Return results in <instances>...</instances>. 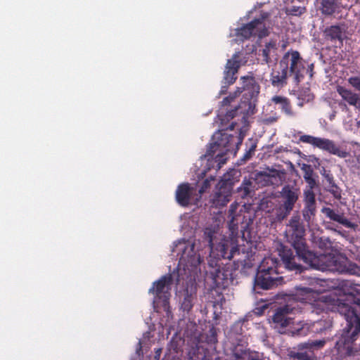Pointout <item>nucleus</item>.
I'll return each mask as SVG.
<instances>
[{
	"instance_id": "f257e3e1",
	"label": "nucleus",
	"mask_w": 360,
	"mask_h": 360,
	"mask_svg": "<svg viewBox=\"0 0 360 360\" xmlns=\"http://www.w3.org/2000/svg\"><path fill=\"white\" fill-rule=\"evenodd\" d=\"M360 295V286L349 281L338 283L330 280H313L309 287H297L295 299L307 302L321 310L338 311L347 322L340 340L338 349L342 347L350 353L352 344L360 333V301L356 295Z\"/></svg>"
},
{
	"instance_id": "f03ea898",
	"label": "nucleus",
	"mask_w": 360,
	"mask_h": 360,
	"mask_svg": "<svg viewBox=\"0 0 360 360\" xmlns=\"http://www.w3.org/2000/svg\"><path fill=\"white\" fill-rule=\"evenodd\" d=\"M292 233L290 242L296 250L297 257L309 266L321 271L355 274V266L341 254H324L319 256L307 250L304 239V229L297 218L292 219L289 225Z\"/></svg>"
},
{
	"instance_id": "7ed1b4c3",
	"label": "nucleus",
	"mask_w": 360,
	"mask_h": 360,
	"mask_svg": "<svg viewBox=\"0 0 360 360\" xmlns=\"http://www.w3.org/2000/svg\"><path fill=\"white\" fill-rule=\"evenodd\" d=\"M243 80V89L245 91L244 101H243L237 108L234 110H228V107L235 101L238 95L242 92L240 88L233 92L230 93L229 96L224 97L221 102V107L219 113L217 115L219 120L221 121V124L225 120H229L232 119L235 115L238 112L241 114L242 118L244 122H246V117L249 115H253L255 111V102L254 98L259 94V88L256 84L255 79L251 77H243L241 78Z\"/></svg>"
},
{
	"instance_id": "20e7f679",
	"label": "nucleus",
	"mask_w": 360,
	"mask_h": 360,
	"mask_svg": "<svg viewBox=\"0 0 360 360\" xmlns=\"http://www.w3.org/2000/svg\"><path fill=\"white\" fill-rule=\"evenodd\" d=\"M205 233L209 238V250L210 255L217 258H224L231 259L237 252L241 251L243 253L246 254L248 257L255 253L253 249V243L251 241L242 239L243 242H246V245L243 244L240 248L238 247V237L234 231L226 238H223L221 243L214 248V239L217 237V231L214 230L212 232L209 229H205Z\"/></svg>"
},
{
	"instance_id": "39448f33",
	"label": "nucleus",
	"mask_w": 360,
	"mask_h": 360,
	"mask_svg": "<svg viewBox=\"0 0 360 360\" xmlns=\"http://www.w3.org/2000/svg\"><path fill=\"white\" fill-rule=\"evenodd\" d=\"M234 125H231V129L226 131L219 130L215 132L212 136V142L210 143L206 156L214 155L218 150H223L226 152L234 151L238 149V146L241 144L244 138V134L241 129L240 131H235V134H230L233 131Z\"/></svg>"
},
{
	"instance_id": "423d86ee",
	"label": "nucleus",
	"mask_w": 360,
	"mask_h": 360,
	"mask_svg": "<svg viewBox=\"0 0 360 360\" xmlns=\"http://www.w3.org/2000/svg\"><path fill=\"white\" fill-rule=\"evenodd\" d=\"M195 243L184 240H179L174 245L172 252H176L178 255H180L179 269L183 268L186 270V268H187L190 270V267L193 269V268H196L200 264L203 256L199 250L198 252L195 250Z\"/></svg>"
},
{
	"instance_id": "0eeeda50",
	"label": "nucleus",
	"mask_w": 360,
	"mask_h": 360,
	"mask_svg": "<svg viewBox=\"0 0 360 360\" xmlns=\"http://www.w3.org/2000/svg\"><path fill=\"white\" fill-rule=\"evenodd\" d=\"M171 277L165 276L160 280L153 283V288L149 290V292L155 295L153 300V307L155 310L161 307L166 311H168V300L169 298Z\"/></svg>"
},
{
	"instance_id": "6e6552de",
	"label": "nucleus",
	"mask_w": 360,
	"mask_h": 360,
	"mask_svg": "<svg viewBox=\"0 0 360 360\" xmlns=\"http://www.w3.org/2000/svg\"><path fill=\"white\" fill-rule=\"evenodd\" d=\"M268 17L267 14L262 15V19H256L240 29L236 30L235 35L237 41H242L251 37L257 36L259 38L267 35L268 30L264 23V19Z\"/></svg>"
},
{
	"instance_id": "1a4fd4ad",
	"label": "nucleus",
	"mask_w": 360,
	"mask_h": 360,
	"mask_svg": "<svg viewBox=\"0 0 360 360\" xmlns=\"http://www.w3.org/2000/svg\"><path fill=\"white\" fill-rule=\"evenodd\" d=\"M294 310H295V307L289 304L278 309L273 316L275 328L290 327L292 333H299L300 330L303 328V324L297 321V327L294 326L295 321L293 320L295 317L292 316Z\"/></svg>"
},
{
	"instance_id": "9d476101",
	"label": "nucleus",
	"mask_w": 360,
	"mask_h": 360,
	"mask_svg": "<svg viewBox=\"0 0 360 360\" xmlns=\"http://www.w3.org/2000/svg\"><path fill=\"white\" fill-rule=\"evenodd\" d=\"M300 141L302 143H309L314 147L326 150L340 158H346L348 155L347 151L341 149L339 146H336L333 141L327 139L315 137L310 135H302L300 137Z\"/></svg>"
},
{
	"instance_id": "9b49d317",
	"label": "nucleus",
	"mask_w": 360,
	"mask_h": 360,
	"mask_svg": "<svg viewBox=\"0 0 360 360\" xmlns=\"http://www.w3.org/2000/svg\"><path fill=\"white\" fill-rule=\"evenodd\" d=\"M264 264L259 265L255 276V285L262 289H269L281 283L282 277L278 276V272H265Z\"/></svg>"
},
{
	"instance_id": "f8f14e48",
	"label": "nucleus",
	"mask_w": 360,
	"mask_h": 360,
	"mask_svg": "<svg viewBox=\"0 0 360 360\" xmlns=\"http://www.w3.org/2000/svg\"><path fill=\"white\" fill-rule=\"evenodd\" d=\"M280 65L288 73L294 74L295 79L299 82V73L302 68L299 52L288 51L281 60Z\"/></svg>"
},
{
	"instance_id": "ddd939ff",
	"label": "nucleus",
	"mask_w": 360,
	"mask_h": 360,
	"mask_svg": "<svg viewBox=\"0 0 360 360\" xmlns=\"http://www.w3.org/2000/svg\"><path fill=\"white\" fill-rule=\"evenodd\" d=\"M195 190L194 187L190 186L188 184L179 185L176 191V199L178 203L182 206L196 203L200 198V195H194Z\"/></svg>"
},
{
	"instance_id": "4468645a",
	"label": "nucleus",
	"mask_w": 360,
	"mask_h": 360,
	"mask_svg": "<svg viewBox=\"0 0 360 360\" xmlns=\"http://www.w3.org/2000/svg\"><path fill=\"white\" fill-rule=\"evenodd\" d=\"M219 189L212 198V204L215 207L226 205L230 200L232 193V186L226 181H221L219 184Z\"/></svg>"
},
{
	"instance_id": "2eb2a0df",
	"label": "nucleus",
	"mask_w": 360,
	"mask_h": 360,
	"mask_svg": "<svg viewBox=\"0 0 360 360\" xmlns=\"http://www.w3.org/2000/svg\"><path fill=\"white\" fill-rule=\"evenodd\" d=\"M283 199V206L285 209V214L283 218L288 214L292 210L294 204L298 198L297 191L289 186H285L281 193Z\"/></svg>"
},
{
	"instance_id": "dca6fc26",
	"label": "nucleus",
	"mask_w": 360,
	"mask_h": 360,
	"mask_svg": "<svg viewBox=\"0 0 360 360\" xmlns=\"http://www.w3.org/2000/svg\"><path fill=\"white\" fill-rule=\"evenodd\" d=\"M237 58L238 54H235L231 59L227 61L224 71V80L228 84H233L236 79L235 75L237 73L238 69L240 67V63L236 60Z\"/></svg>"
},
{
	"instance_id": "f3484780",
	"label": "nucleus",
	"mask_w": 360,
	"mask_h": 360,
	"mask_svg": "<svg viewBox=\"0 0 360 360\" xmlns=\"http://www.w3.org/2000/svg\"><path fill=\"white\" fill-rule=\"evenodd\" d=\"M304 201L306 207L304 210V217L307 220H310L311 216H313L315 212V195L312 190L308 189L304 192Z\"/></svg>"
},
{
	"instance_id": "a211bd4d",
	"label": "nucleus",
	"mask_w": 360,
	"mask_h": 360,
	"mask_svg": "<svg viewBox=\"0 0 360 360\" xmlns=\"http://www.w3.org/2000/svg\"><path fill=\"white\" fill-rule=\"evenodd\" d=\"M322 212L330 219L338 221L346 227L352 228L354 226V224L350 222L342 214L336 213L335 211H333L332 209L329 207L323 208Z\"/></svg>"
},
{
	"instance_id": "6ab92c4d",
	"label": "nucleus",
	"mask_w": 360,
	"mask_h": 360,
	"mask_svg": "<svg viewBox=\"0 0 360 360\" xmlns=\"http://www.w3.org/2000/svg\"><path fill=\"white\" fill-rule=\"evenodd\" d=\"M277 46L275 41H270L263 49V56L266 63H270L277 59Z\"/></svg>"
},
{
	"instance_id": "aec40b11",
	"label": "nucleus",
	"mask_w": 360,
	"mask_h": 360,
	"mask_svg": "<svg viewBox=\"0 0 360 360\" xmlns=\"http://www.w3.org/2000/svg\"><path fill=\"white\" fill-rule=\"evenodd\" d=\"M337 91L342 98L351 105L356 103V99L359 97L357 94L342 86H337Z\"/></svg>"
},
{
	"instance_id": "412c9836",
	"label": "nucleus",
	"mask_w": 360,
	"mask_h": 360,
	"mask_svg": "<svg viewBox=\"0 0 360 360\" xmlns=\"http://www.w3.org/2000/svg\"><path fill=\"white\" fill-rule=\"evenodd\" d=\"M281 71H274L271 73V82L274 86L283 85L285 82V79L288 77V72H286L283 68Z\"/></svg>"
},
{
	"instance_id": "4be33fe9",
	"label": "nucleus",
	"mask_w": 360,
	"mask_h": 360,
	"mask_svg": "<svg viewBox=\"0 0 360 360\" xmlns=\"http://www.w3.org/2000/svg\"><path fill=\"white\" fill-rule=\"evenodd\" d=\"M283 261L285 267L290 270H295L301 272L302 267L295 262V257H288V253L283 256Z\"/></svg>"
},
{
	"instance_id": "5701e85b",
	"label": "nucleus",
	"mask_w": 360,
	"mask_h": 360,
	"mask_svg": "<svg viewBox=\"0 0 360 360\" xmlns=\"http://www.w3.org/2000/svg\"><path fill=\"white\" fill-rule=\"evenodd\" d=\"M264 264L265 272H278V260L271 257H265L261 262L260 265Z\"/></svg>"
},
{
	"instance_id": "b1692460",
	"label": "nucleus",
	"mask_w": 360,
	"mask_h": 360,
	"mask_svg": "<svg viewBox=\"0 0 360 360\" xmlns=\"http://www.w3.org/2000/svg\"><path fill=\"white\" fill-rule=\"evenodd\" d=\"M321 5L322 13L326 15L333 14L337 8L336 0H323Z\"/></svg>"
},
{
	"instance_id": "393cba45",
	"label": "nucleus",
	"mask_w": 360,
	"mask_h": 360,
	"mask_svg": "<svg viewBox=\"0 0 360 360\" xmlns=\"http://www.w3.org/2000/svg\"><path fill=\"white\" fill-rule=\"evenodd\" d=\"M272 101L280 105V108L287 114H290V105L288 100L282 96H276L272 98Z\"/></svg>"
},
{
	"instance_id": "a878e982",
	"label": "nucleus",
	"mask_w": 360,
	"mask_h": 360,
	"mask_svg": "<svg viewBox=\"0 0 360 360\" xmlns=\"http://www.w3.org/2000/svg\"><path fill=\"white\" fill-rule=\"evenodd\" d=\"M227 152L226 151H224L223 150H218L214 154V155H215V158H214V162H217V169H219L221 168V167L225 164L226 162V158L224 157L226 153ZM213 155H209V156H206V155H205V158H207V160L208 161H210V157H212Z\"/></svg>"
},
{
	"instance_id": "bb28decb",
	"label": "nucleus",
	"mask_w": 360,
	"mask_h": 360,
	"mask_svg": "<svg viewBox=\"0 0 360 360\" xmlns=\"http://www.w3.org/2000/svg\"><path fill=\"white\" fill-rule=\"evenodd\" d=\"M326 34L332 39H340L342 36V32L338 26H331L326 30Z\"/></svg>"
},
{
	"instance_id": "cd10ccee",
	"label": "nucleus",
	"mask_w": 360,
	"mask_h": 360,
	"mask_svg": "<svg viewBox=\"0 0 360 360\" xmlns=\"http://www.w3.org/2000/svg\"><path fill=\"white\" fill-rule=\"evenodd\" d=\"M348 83L356 91H360V74L350 77L348 79Z\"/></svg>"
},
{
	"instance_id": "c85d7f7f",
	"label": "nucleus",
	"mask_w": 360,
	"mask_h": 360,
	"mask_svg": "<svg viewBox=\"0 0 360 360\" xmlns=\"http://www.w3.org/2000/svg\"><path fill=\"white\" fill-rule=\"evenodd\" d=\"M193 297L191 295H187L181 304V308L184 311H189L192 307Z\"/></svg>"
},
{
	"instance_id": "c756f323",
	"label": "nucleus",
	"mask_w": 360,
	"mask_h": 360,
	"mask_svg": "<svg viewBox=\"0 0 360 360\" xmlns=\"http://www.w3.org/2000/svg\"><path fill=\"white\" fill-rule=\"evenodd\" d=\"M305 11V8L301 6H292L286 9V13L290 15H299Z\"/></svg>"
},
{
	"instance_id": "7c9ffc66",
	"label": "nucleus",
	"mask_w": 360,
	"mask_h": 360,
	"mask_svg": "<svg viewBox=\"0 0 360 360\" xmlns=\"http://www.w3.org/2000/svg\"><path fill=\"white\" fill-rule=\"evenodd\" d=\"M325 340H315L306 343V347L309 348H321L325 345Z\"/></svg>"
},
{
	"instance_id": "2f4dec72",
	"label": "nucleus",
	"mask_w": 360,
	"mask_h": 360,
	"mask_svg": "<svg viewBox=\"0 0 360 360\" xmlns=\"http://www.w3.org/2000/svg\"><path fill=\"white\" fill-rule=\"evenodd\" d=\"M302 169L304 170V177L306 179H309L312 177L313 171L311 169V167L307 165H304Z\"/></svg>"
},
{
	"instance_id": "473e14b6",
	"label": "nucleus",
	"mask_w": 360,
	"mask_h": 360,
	"mask_svg": "<svg viewBox=\"0 0 360 360\" xmlns=\"http://www.w3.org/2000/svg\"><path fill=\"white\" fill-rule=\"evenodd\" d=\"M319 245L321 249H328L331 246V243L328 238H321L319 239Z\"/></svg>"
},
{
	"instance_id": "72a5a7b5",
	"label": "nucleus",
	"mask_w": 360,
	"mask_h": 360,
	"mask_svg": "<svg viewBox=\"0 0 360 360\" xmlns=\"http://www.w3.org/2000/svg\"><path fill=\"white\" fill-rule=\"evenodd\" d=\"M213 180H214V178L211 177L210 179H206L204 181L203 185L202 186L201 188L199 191V193H200L199 195H200L202 193H204L210 187V181H213Z\"/></svg>"
},
{
	"instance_id": "f704fd0d",
	"label": "nucleus",
	"mask_w": 360,
	"mask_h": 360,
	"mask_svg": "<svg viewBox=\"0 0 360 360\" xmlns=\"http://www.w3.org/2000/svg\"><path fill=\"white\" fill-rule=\"evenodd\" d=\"M307 182L309 184V186H310V188L309 189H312V188L314 187V186L315 185V181L313 178H311V179H306Z\"/></svg>"
},
{
	"instance_id": "c9c22d12",
	"label": "nucleus",
	"mask_w": 360,
	"mask_h": 360,
	"mask_svg": "<svg viewBox=\"0 0 360 360\" xmlns=\"http://www.w3.org/2000/svg\"><path fill=\"white\" fill-rule=\"evenodd\" d=\"M198 267L196 268H193V269H191L190 268V270H188L187 268H186V270H184L183 268H181V269H179V268L178 267V270L179 271H181V270L184 271H185V274H186V271H188V273L191 274L192 272H194L196 269H197ZM179 274H181V272H179Z\"/></svg>"
},
{
	"instance_id": "e433bc0d",
	"label": "nucleus",
	"mask_w": 360,
	"mask_h": 360,
	"mask_svg": "<svg viewBox=\"0 0 360 360\" xmlns=\"http://www.w3.org/2000/svg\"><path fill=\"white\" fill-rule=\"evenodd\" d=\"M353 105L360 110V97L359 96L357 98L356 103L354 104Z\"/></svg>"
},
{
	"instance_id": "4c0bfd02",
	"label": "nucleus",
	"mask_w": 360,
	"mask_h": 360,
	"mask_svg": "<svg viewBox=\"0 0 360 360\" xmlns=\"http://www.w3.org/2000/svg\"><path fill=\"white\" fill-rule=\"evenodd\" d=\"M227 86H223L219 91L220 95H223L226 92Z\"/></svg>"
},
{
	"instance_id": "58836bf2",
	"label": "nucleus",
	"mask_w": 360,
	"mask_h": 360,
	"mask_svg": "<svg viewBox=\"0 0 360 360\" xmlns=\"http://www.w3.org/2000/svg\"><path fill=\"white\" fill-rule=\"evenodd\" d=\"M160 354V350H158V351L157 352V355L155 356V359H156V360H158V359H159Z\"/></svg>"
},
{
	"instance_id": "ea45409f",
	"label": "nucleus",
	"mask_w": 360,
	"mask_h": 360,
	"mask_svg": "<svg viewBox=\"0 0 360 360\" xmlns=\"http://www.w3.org/2000/svg\"><path fill=\"white\" fill-rule=\"evenodd\" d=\"M357 126L359 128H360V121L357 122Z\"/></svg>"
},
{
	"instance_id": "a19ab883",
	"label": "nucleus",
	"mask_w": 360,
	"mask_h": 360,
	"mask_svg": "<svg viewBox=\"0 0 360 360\" xmlns=\"http://www.w3.org/2000/svg\"><path fill=\"white\" fill-rule=\"evenodd\" d=\"M139 349H141V342H139Z\"/></svg>"
}]
</instances>
